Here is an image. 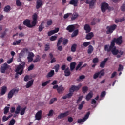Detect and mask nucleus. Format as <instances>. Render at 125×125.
Here are the masks:
<instances>
[{
	"mask_svg": "<svg viewBox=\"0 0 125 125\" xmlns=\"http://www.w3.org/2000/svg\"><path fill=\"white\" fill-rule=\"evenodd\" d=\"M115 43H116L118 45H120L123 43V37L120 36L118 38H114L110 43V45L109 47V45H105V49L107 51H110L114 46H115Z\"/></svg>",
	"mask_w": 125,
	"mask_h": 125,
	"instance_id": "nucleus-1",
	"label": "nucleus"
},
{
	"mask_svg": "<svg viewBox=\"0 0 125 125\" xmlns=\"http://www.w3.org/2000/svg\"><path fill=\"white\" fill-rule=\"evenodd\" d=\"M10 71H11V66L7 63H4L1 65L0 72L2 74H8L10 73Z\"/></svg>",
	"mask_w": 125,
	"mask_h": 125,
	"instance_id": "nucleus-2",
	"label": "nucleus"
},
{
	"mask_svg": "<svg viewBox=\"0 0 125 125\" xmlns=\"http://www.w3.org/2000/svg\"><path fill=\"white\" fill-rule=\"evenodd\" d=\"M117 25L116 24H113L111 26H108L106 27V34L107 35H109V34H112L116 29H117Z\"/></svg>",
	"mask_w": 125,
	"mask_h": 125,
	"instance_id": "nucleus-3",
	"label": "nucleus"
},
{
	"mask_svg": "<svg viewBox=\"0 0 125 125\" xmlns=\"http://www.w3.org/2000/svg\"><path fill=\"white\" fill-rule=\"evenodd\" d=\"M104 70L102 69L100 72H98L97 73H95L93 75V79L94 80H96L97 78H99V79H101L104 75H105V72H104Z\"/></svg>",
	"mask_w": 125,
	"mask_h": 125,
	"instance_id": "nucleus-4",
	"label": "nucleus"
},
{
	"mask_svg": "<svg viewBox=\"0 0 125 125\" xmlns=\"http://www.w3.org/2000/svg\"><path fill=\"white\" fill-rule=\"evenodd\" d=\"M24 68H25V64H20L17 67L16 72H17V74L19 75H22L23 74V71H24Z\"/></svg>",
	"mask_w": 125,
	"mask_h": 125,
	"instance_id": "nucleus-5",
	"label": "nucleus"
},
{
	"mask_svg": "<svg viewBox=\"0 0 125 125\" xmlns=\"http://www.w3.org/2000/svg\"><path fill=\"white\" fill-rule=\"evenodd\" d=\"M18 91H19L18 89H16L14 88L12 89L9 92L8 94V98L9 99H11V98L13 97V95H14V94L15 95L18 93Z\"/></svg>",
	"mask_w": 125,
	"mask_h": 125,
	"instance_id": "nucleus-6",
	"label": "nucleus"
},
{
	"mask_svg": "<svg viewBox=\"0 0 125 125\" xmlns=\"http://www.w3.org/2000/svg\"><path fill=\"white\" fill-rule=\"evenodd\" d=\"M104 49L105 51H106L107 52H111L113 55L116 56L119 54V50L117 49V47H116V46H115L113 47V48H111L109 51H108L107 50H106V49H105V45H104Z\"/></svg>",
	"mask_w": 125,
	"mask_h": 125,
	"instance_id": "nucleus-7",
	"label": "nucleus"
},
{
	"mask_svg": "<svg viewBox=\"0 0 125 125\" xmlns=\"http://www.w3.org/2000/svg\"><path fill=\"white\" fill-rule=\"evenodd\" d=\"M83 64V62H80L75 68L76 71H78V70H79V71H81L83 68H84V67H86V66H87V64L86 63H84L83 66H82Z\"/></svg>",
	"mask_w": 125,
	"mask_h": 125,
	"instance_id": "nucleus-8",
	"label": "nucleus"
},
{
	"mask_svg": "<svg viewBox=\"0 0 125 125\" xmlns=\"http://www.w3.org/2000/svg\"><path fill=\"white\" fill-rule=\"evenodd\" d=\"M90 115V112L88 111L86 113V115L83 118L78 119L77 121V123H78V124H81V123H83V122H85V121H86V119H88V118L89 117Z\"/></svg>",
	"mask_w": 125,
	"mask_h": 125,
	"instance_id": "nucleus-9",
	"label": "nucleus"
},
{
	"mask_svg": "<svg viewBox=\"0 0 125 125\" xmlns=\"http://www.w3.org/2000/svg\"><path fill=\"white\" fill-rule=\"evenodd\" d=\"M107 9H109V4L106 2L102 3L101 5V11L103 13L105 12Z\"/></svg>",
	"mask_w": 125,
	"mask_h": 125,
	"instance_id": "nucleus-10",
	"label": "nucleus"
},
{
	"mask_svg": "<svg viewBox=\"0 0 125 125\" xmlns=\"http://www.w3.org/2000/svg\"><path fill=\"white\" fill-rule=\"evenodd\" d=\"M81 85L78 86L72 85L71 88L69 89V92H75V91H78L80 88H81Z\"/></svg>",
	"mask_w": 125,
	"mask_h": 125,
	"instance_id": "nucleus-11",
	"label": "nucleus"
},
{
	"mask_svg": "<svg viewBox=\"0 0 125 125\" xmlns=\"http://www.w3.org/2000/svg\"><path fill=\"white\" fill-rule=\"evenodd\" d=\"M70 114V111H67L63 113H60L58 116V119H63L64 118H66V117H68Z\"/></svg>",
	"mask_w": 125,
	"mask_h": 125,
	"instance_id": "nucleus-12",
	"label": "nucleus"
},
{
	"mask_svg": "<svg viewBox=\"0 0 125 125\" xmlns=\"http://www.w3.org/2000/svg\"><path fill=\"white\" fill-rule=\"evenodd\" d=\"M33 57H35V54H34V53L29 52L27 56V59L28 60V62H32L34 60V59L33 58Z\"/></svg>",
	"mask_w": 125,
	"mask_h": 125,
	"instance_id": "nucleus-13",
	"label": "nucleus"
},
{
	"mask_svg": "<svg viewBox=\"0 0 125 125\" xmlns=\"http://www.w3.org/2000/svg\"><path fill=\"white\" fill-rule=\"evenodd\" d=\"M58 32H59V28H55L54 30H51L48 32V36L50 37V36H52V35L56 34V33H58Z\"/></svg>",
	"mask_w": 125,
	"mask_h": 125,
	"instance_id": "nucleus-14",
	"label": "nucleus"
},
{
	"mask_svg": "<svg viewBox=\"0 0 125 125\" xmlns=\"http://www.w3.org/2000/svg\"><path fill=\"white\" fill-rule=\"evenodd\" d=\"M42 110L38 111L35 115L36 120L40 121L42 119Z\"/></svg>",
	"mask_w": 125,
	"mask_h": 125,
	"instance_id": "nucleus-15",
	"label": "nucleus"
},
{
	"mask_svg": "<svg viewBox=\"0 0 125 125\" xmlns=\"http://www.w3.org/2000/svg\"><path fill=\"white\" fill-rule=\"evenodd\" d=\"M42 0H37L36 5V9L41 8V7L42 6Z\"/></svg>",
	"mask_w": 125,
	"mask_h": 125,
	"instance_id": "nucleus-16",
	"label": "nucleus"
},
{
	"mask_svg": "<svg viewBox=\"0 0 125 125\" xmlns=\"http://www.w3.org/2000/svg\"><path fill=\"white\" fill-rule=\"evenodd\" d=\"M23 24L24 26H26L28 28H30L31 27V20L29 19H26L23 22Z\"/></svg>",
	"mask_w": 125,
	"mask_h": 125,
	"instance_id": "nucleus-17",
	"label": "nucleus"
},
{
	"mask_svg": "<svg viewBox=\"0 0 125 125\" xmlns=\"http://www.w3.org/2000/svg\"><path fill=\"white\" fill-rule=\"evenodd\" d=\"M67 31H68L69 33H72V32H74L75 31V25H68L66 28Z\"/></svg>",
	"mask_w": 125,
	"mask_h": 125,
	"instance_id": "nucleus-18",
	"label": "nucleus"
},
{
	"mask_svg": "<svg viewBox=\"0 0 125 125\" xmlns=\"http://www.w3.org/2000/svg\"><path fill=\"white\" fill-rule=\"evenodd\" d=\"M108 60H109V58H106L104 59V61H102L100 63V67L101 68H104V66L106 65V63H107Z\"/></svg>",
	"mask_w": 125,
	"mask_h": 125,
	"instance_id": "nucleus-19",
	"label": "nucleus"
},
{
	"mask_svg": "<svg viewBox=\"0 0 125 125\" xmlns=\"http://www.w3.org/2000/svg\"><path fill=\"white\" fill-rule=\"evenodd\" d=\"M78 3H79V0H71L69 1V4L75 7L78 6Z\"/></svg>",
	"mask_w": 125,
	"mask_h": 125,
	"instance_id": "nucleus-20",
	"label": "nucleus"
},
{
	"mask_svg": "<svg viewBox=\"0 0 125 125\" xmlns=\"http://www.w3.org/2000/svg\"><path fill=\"white\" fill-rule=\"evenodd\" d=\"M84 30L86 31V33H89L91 31V28L88 24H85L84 26Z\"/></svg>",
	"mask_w": 125,
	"mask_h": 125,
	"instance_id": "nucleus-21",
	"label": "nucleus"
},
{
	"mask_svg": "<svg viewBox=\"0 0 125 125\" xmlns=\"http://www.w3.org/2000/svg\"><path fill=\"white\" fill-rule=\"evenodd\" d=\"M7 91V87L5 86H3L1 87V91L0 94L1 95H4L5 93H6Z\"/></svg>",
	"mask_w": 125,
	"mask_h": 125,
	"instance_id": "nucleus-22",
	"label": "nucleus"
},
{
	"mask_svg": "<svg viewBox=\"0 0 125 125\" xmlns=\"http://www.w3.org/2000/svg\"><path fill=\"white\" fill-rule=\"evenodd\" d=\"M94 50V48H93V46H92V45H89L88 47V50H87L88 54H91V53L93 52Z\"/></svg>",
	"mask_w": 125,
	"mask_h": 125,
	"instance_id": "nucleus-23",
	"label": "nucleus"
},
{
	"mask_svg": "<svg viewBox=\"0 0 125 125\" xmlns=\"http://www.w3.org/2000/svg\"><path fill=\"white\" fill-rule=\"evenodd\" d=\"M92 96H93V94L90 92L86 96L85 99L87 100V101H89V100L92 98Z\"/></svg>",
	"mask_w": 125,
	"mask_h": 125,
	"instance_id": "nucleus-24",
	"label": "nucleus"
},
{
	"mask_svg": "<svg viewBox=\"0 0 125 125\" xmlns=\"http://www.w3.org/2000/svg\"><path fill=\"white\" fill-rule=\"evenodd\" d=\"M94 36V35L93 34V33L92 32L89 33L86 36V40H91V38H93Z\"/></svg>",
	"mask_w": 125,
	"mask_h": 125,
	"instance_id": "nucleus-25",
	"label": "nucleus"
},
{
	"mask_svg": "<svg viewBox=\"0 0 125 125\" xmlns=\"http://www.w3.org/2000/svg\"><path fill=\"white\" fill-rule=\"evenodd\" d=\"M64 87L62 86V85L59 86V87L57 89L58 93H59L60 94H61V93H62V92L64 91Z\"/></svg>",
	"mask_w": 125,
	"mask_h": 125,
	"instance_id": "nucleus-26",
	"label": "nucleus"
},
{
	"mask_svg": "<svg viewBox=\"0 0 125 125\" xmlns=\"http://www.w3.org/2000/svg\"><path fill=\"white\" fill-rule=\"evenodd\" d=\"M70 75L71 72H70V69L68 67L64 70V76L65 77H69Z\"/></svg>",
	"mask_w": 125,
	"mask_h": 125,
	"instance_id": "nucleus-27",
	"label": "nucleus"
},
{
	"mask_svg": "<svg viewBox=\"0 0 125 125\" xmlns=\"http://www.w3.org/2000/svg\"><path fill=\"white\" fill-rule=\"evenodd\" d=\"M33 83L34 80H31V81H28L26 86V88H29V87H31L32 85L33 84Z\"/></svg>",
	"mask_w": 125,
	"mask_h": 125,
	"instance_id": "nucleus-28",
	"label": "nucleus"
},
{
	"mask_svg": "<svg viewBox=\"0 0 125 125\" xmlns=\"http://www.w3.org/2000/svg\"><path fill=\"white\" fill-rule=\"evenodd\" d=\"M53 76H54V70H52L47 74L46 77L47 78H51V77H53Z\"/></svg>",
	"mask_w": 125,
	"mask_h": 125,
	"instance_id": "nucleus-29",
	"label": "nucleus"
},
{
	"mask_svg": "<svg viewBox=\"0 0 125 125\" xmlns=\"http://www.w3.org/2000/svg\"><path fill=\"white\" fill-rule=\"evenodd\" d=\"M96 2V0H91L89 2L90 8H93V6H94V4H95Z\"/></svg>",
	"mask_w": 125,
	"mask_h": 125,
	"instance_id": "nucleus-30",
	"label": "nucleus"
},
{
	"mask_svg": "<svg viewBox=\"0 0 125 125\" xmlns=\"http://www.w3.org/2000/svg\"><path fill=\"white\" fill-rule=\"evenodd\" d=\"M79 35V29L75 30L71 34V38H75Z\"/></svg>",
	"mask_w": 125,
	"mask_h": 125,
	"instance_id": "nucleus-31",
	"label": "nucleus"
},
{
	"mask_svg": "<svg viewBox=\"0 0 125 125\" xmlns=\"http://www.w3.org/2000/svg\"><path fill=\"white\" fill-rule=\"evenodd\" d=\"M77 50V45L76 44H73L71 47V52H76Z\"/></svg>",
	"mask_w": 125,
	"mask_h": 125,
	"instance_id": "nucleus-32",
	"label": "nucleus"
},
{
	"mask_svg": "<svg viewBox=\"0 0 125 125\" xmlns=\"http://www.w3.org/2000/svg\"><path fill=\"white\" fill-rule=\"evenodd\" d=\"M85 104V102H84V101H82L80 104H79L78 105V110H80L81 111V110H82V109L83 108V105H84Z\"/></svg>",
	"mask_w": 125,
	"mask_h": 125,
	"instance_id": "nucleus-33",
	"label": "nucleus"
},
{
	"mask_svg": "<svg viewBox=\"0 0 125 125\" xmlns=\"http://www.w3.org/2000/svg\"><path fill=\"white\" fill-rule=\"evenodd\" d=\"M70 70L74 71V70H75V68L76 67V62H71L70 63Z\"/></svg>",
	"mask_w": 125,
	"mask_h": 125,
	"instance_id": "nucleus-34",
	"label": "nucleus"
},
{
	"mask_svg": "<svg viewBox=\"0 0 125 125\" xmlns=\"http://www.w3.org/2000/svg\"><path fill=\"white\" fill-rule=\"evenodd\" d=\"M21 109V106L20 105H18L16 108V109L15 111V113L16 114V115H18V114L20 113Z\"/></svg>",
	"mask_w": 125,
	"mask_h": 125,
	"instance_id": "nucleus-35",
	"label": "nucleus"
},
{
	"mask_svg": "<svg viewBox=\"0 0 125 125\" xmlns=\"http://www.w3.org/2000/svg\"><path fill=\"white\" fill-rule=\"evenodd\" d=\"M71 16H72L71 20H75V19H76V18H78L79 15L77 13H73V14H72Z\"/></svg>",
	"mask_w": 125,
	"mask_h": 125,
	"instance_id": "nucleus-36",
	"label": "nucleus"
},
{
	"mask_svg": "<svg viewBox=\"0 0 125 125\" xmlns=\"http://www.w3.org/2000/svg\"><path fill=\"white\" fill-rule=\"evenodd\" d=\"M44 29V26H43V23L42 22L39 26L38 31L39 32H42Z\"/></svg>",
	"mask_w": 125,
	"mask_h": 125,
	"instance_id": "nucleus-37",
	"label": "nucleus"
},
{
	"mask_svg": "<svg viewBox=\"0 0 125 125\" xmlns=\"http://www.w3.org/2000/svg\"><path fill=\"white\" fill-rule=\"evenodd\" d=\"M97 22H99V20H98V19H96V18H94L93 21H92L91 22V25L92 26H94V25H95L96 24V23H97Z\"/></svg>",
	"mask_w": 125,
	"mask_h": 125,
	"instance_id": "nucleus-38",
	"label": "nucleus"
},
{
	"mask_svg": "<svg viewBox=\"0 0 125 125\" xmlns=\"http://www.w3.org/2000/svg\"><path fill=\"white\" fill-rule=\"evenodd\" d=\"M89 44H90V42H84L83 43V45H81V46L82 48H83V46L84 47H87V46H88V45H89Z\"/></svg>",
	"mask_w": 125,
	"mask_h": 125,
	"instance_id": "nucleus-39",
	"label": "nucleus"
},
{
	"mask_svg": "<svg viewBox=\"0 0 125 125\" xmlns=\"http://www.w3.org/2000/svg\"><path fill=\"white\" fill-rule=\"evenodd\" d=\"M11 7L9 5H7L4 8V11L5 12H9V11H10L11 10Z\"/></svg>",
	"mask_w": 125,
	"mask_h": 125,
	"instance_id": "nucleus-40",
	"label": "nucleus"
},
{
	"mask_svg": "<svg viewBox=\"0 0 125 125\" xmlns=\"http://www.w3.org/2000/svg\"><path fill=\"white\" fill-rule=\"evenodd\" d=\"M88 90V87H87V86H84L82 88V92H83V93L84 94L86 92H87Z\"/></svg>",
	"mask_w": 125,
	"mask_h": 125,
	"instance_id": "nucleus-41",
	"label": "nucleus"
},
{
	"mask_svg": "<svg viewBox=\"0 0 125 125\" xmlns=\"http://www.w3.org/2000/svg\"><path fill=\"white\" fill-rule=\"evenodd\" d=\"M41 58H40V55H38L35 59L34 60L33 63H37V62H39Z\"/></svg>",
	"mask_w": 125,
	"mask_h": 125,
	"instance_id": "nucleus-42",
	"label": "nucleus"
},
{
	"mask_svg": "<svg viewBox=\"0 0 125 125\" xmlns=\"http://www.w3.org/2000/svg\"><path fill=\"white\" fill-rule=\"evenodd\" d=\"M37 21L33 20L32 22H31V24H30V28H33V27H35L36 25H37Z\"/></svg>",
	"mask_w": 125,
	"mask_h": 125,
	"instance_id": "nucleus-43",
	"label": "nucleus"
},
{
	"mask_svg": "<svg viewBox=\"0 0 125 125\" xmlns=\"http://www.w3.org/2000/svg\"><path fill=\"white\" fill-rule=\"evenodd\" d=\"M6 31H8L7 29H5V31L1 34L0 37L1 39H3L4 36L6 35Z\"/></svg>",
	"mask_w": 125,
	"mask_h": 125,
	"instance_id": "nucleus-44",
	"label": "nucleus"
},
{
	"mask_svg": "<svg viewBox=\"0 0 125 125\" xmlns=\"http://www.w3.org/2000/svg\"><path fill=\"white\" fill-rule=\"evenodd\" d=\"M63 41V38L61 37L59 39L58 41V42L57 44V46H59V45L60 44H61V42H62Z\"/></svg>",
	"mask_w": 125,
	"mask_h": 125,
	"instance_id": "nucleus-45",
	"label": "nucleus"
},
{
	"mask_svg": "<svg viewBox=\"0 0 125 125\" xmlns=\"http://www.w3.org/2000/svg\"><path fill=\"white\" fill-rule=\"evenodd\" d=\"M59 68H60V65H59V64H56L55 65L54 69H55L56 73H58Z\"/></svg>",
	"mask_w": 125,
	"mask_h": 125,
	"instance_id": "nucleus-46",
	"label": "nucleus"
},
{
	"mask_svg": "<svg viewBox=\"0 0 125 125\" xmlns=\"http://www.w3.org/2000/svg\"><path fill=\"white\" fill-rule=\"evenodd\" d=\"M21 41H22V39H20L18 41H16V42H14L13 43V45H18L21 42Z\"/></svg>",
	"mask_w": 125,
	"mask_h": 125,
	"instance_id": "nucleus-47",
	"label": "nucleus"
},
{
	"mask_svg": "<svg viewBox=\"0 0 125 125\" xmlns=\"http://www.w3.org/2000/svg\"><path fill=\"white\" fill-rule=\"evenodd\" d=\"M9 107L6 106L4 108V115H6V114L8 113V112H9Z\"/></svg>",
	"mask_w": 125,
	"mask_h": 125,
	"instance_id": "nucleus-48",
	"label": "nucleus"
},
{
	"mask_svg": "<svg viewBox=\"0 0 125 125\" xmlns=\"http://www.w3.org/2000/svg\"><path fill=\"white\" fill-rule=\"evenodd\" d=\"M55 101H57V98H54L51 99L50 100V102H49V104L50 105H51V104H53Z\"/></svg>",
	"mask_w": 125,
	"mask_h": 125,
	"instance_id": "nucleus-49",
	"label": "nucleus"
},
{
	"mask_svg": "<svg viewBox=\"0 0 125 125\" xmlns=\"http://www.w3.org/2000/svg\"><path fill=\"white\" fill-rule=\"evenodd\" d=\"M16 4L17 6L20 7L22 6V2H20V0H16Z\"/></svg>",
	"mask_w": 125,
	"mask_h": 125,
	"instance_id": "nucleus-50",
	"label": "nucleus"
},
{
	"mask_svg": "<svg viewBox=\"0 0 125 125\" xmlns=\"http://www.w3.org/2000/svg\"><path fill=\"white\" fill-rule=\"evenodd\" d=\"M20 115L21 116H23L25 114V111H26V107L21 108V110Z\"/></svg>",
	"mask_w": 125,
	"mask_h": 125,
	"instance_id": "nucleus-51",
	"label": "nucleus"
},
{
	"mask_svg": "<svg viewBox=\"0 0 125 125\" xmlns=\"http://www.w3.org/2000/svg\"><path fill=\"white\" fill-rule=\"evenodd\" d=\"M32 18L33 21H37L38 20V15L37 14L35 13L32 16Z\"/></svg>",
	"mask_w": 125,
	"mask_h": 125,
	"instance_id": "nucleus-52",
	"label": "nucleus"
},
{
	"mask_svg": "<svg viewBox=\"0 0 125 125\" xmlns=\"http://www.w3.org/2000/svg\"><path fill=\"white\" fill-rule=\"evenodd\" d=\"M49 83H50V80L47 81L46 82H43L42 83V86H43V87L46 86V85H47V84Z\"/></svg>",
	"mask_w": 125,
	"mask_h": 125,
	"instance_id": "nucleus-53",
	"label": "nucleus"
},
{
	"mask_svg": "<svg viewBox=\"0 0 125 125\" xmlns=\"http://www.w3.org/2000/svg\"><path fill=\"white\" fill-rule=\"evenodd\" d=\"M98 62H99L98 58H94L93 59V63H94V64H96V63H98Z\"/></svg>",
	"mask_w": 125,
	"mask_h": 125,
	"instance_id": "nucleus-54",
	"label": "nucleus"
},
{
	"mask_svg": "<svg viewBox=\"0 0 125 125\" xmlns=\"http://www.w3.org/2000/svg\"><path fill=\"white\" fill-rule=\"evenodd\" d=\"M71 15H72V13H67L64 15L63 18L64 19H67V18H68L69 16H71Z\"/></svg>",
	"mask_w": 125,
	"mask_h": 125,
	"instance_id": "nucleus-55",
	"label": "nucleus"
},
{
	"mask_svg": "<svg viewBox=\"0 0 125 125\" xmlns=\"http://www.w3.org/2000/svg\"><path fill=\"white\" fill-rule=\"evenodd\" d=\"M53 110H50L49 111V113L47 114V116L48 117H52L53 116Z\"/></svg>",
	"mask_w": 125,
	"mask_h": 125,
	"instance_id": "nucleus-56",
	"label": "nucleus"
},
{
	"mask_svg": "<svg viewBox=\"0 0 125 125\" xmlns=\"http://www.w3.org/2000/svg\"><path fill=\"white\" fill-rule=\"evenodd\" d=\"M57 39V37L56 36H52L50 38V41H55Z\"/></svg>",
	"mask_w": 125,
	"mask_h": 125,
	"instance_id": "nucleus-57",
	"label": "nucleus"
},
{
	"mask_svg": "<svg viewBox=\"0 0 125 125\" xmlns=\"http://www.w3.org/2000/svg\"><path fill=\"white\" fill-rule=\"evenodd\" d=\"M124 69V66L122 65V64H119V67L118 68V72H121V71H123Z\"/></svg>",
	"mask_w": 125,
	"mask_h": 125,
	"instance_id": "nucleus-58",
	"label": "nucleus"
},
{
	"mask_svg": "<svg viewBox=\"0 0 125 125\" xmlns=\"http://www.w3.org/2000/svg\"><path fill=\"white\" fill-rule=\"evenodd\" d=\"M12 62H13V57L8 60L7 61V64H11V63H12Z\"/></svg>",
	"mask_w": 125,
	"mask_h": 125,
	"instance_id": "nucleus-59",
	"label": "nucleus"
},
{
	"mask_svg": "<svg viewBox=\"0 0 125 125\" xmlns=\"http://www.w3.org/2000/svg\"><path fill=\"white\" fill-rule=\"evenodd\" d=\"M34 64H31L28 68V71H32L34 69Z\"/></svg>",
	"mask_w": 125,
	"mask_h": 125,
	"instance_id": "nucleus-60",
	"label": "nucleus"
},
{
	"mask_svg": "<svg viewBox=\"0 0 125 125\" xmlns=\"http://www.w3.org/2000/svg\"><path fill=\"white\" fill-rule=\"evenodd\" d=\"M14 124H15V120H14V119H12L10 121V123L9 124V125H14Z\"/></svg>",
	"mask_w": 125,
	"mask_h": 125,
	"instance_id": "nucleus-61",
	"label": "nucleus"
},
{
	"mask_svg": "<svg viewBox=\"0 0 125 125\" xmlns=\"http://www.w3.org/2000/svg\"><path fill=\"white\" fill-rule=\"evenodd\" d=\"M6 121H8V118L4 115L2 118V122H6Z\"/></svg>",
	"mask_w": 125,
	"mask_h": 125,
	"instance_id": "nucleus-62",
	"label": "nucleus"
},
{
	"mask_svg": "<svg viewBox=\"0 0 125 125\" xmlns=\"http://www.w3.org/2000/svg\"><path fill=\"white\" fill-rule=\"evenodd\" d=\"M47 25L48 26H51V25H52V20H50L47 21Z\"/></svg>",
	"mask_w": 125,
	"mask_h": 125,
	"instance_id": "nucleus-63",
	"label": "nucleus"
},
{
	"mask_svg": "<svg viewBox=\"0 0 125 125\" xmlns=\"http://www.w3.org/2000/svg\"><path fill=\"white\" fill-rule=\"evenodd\" d=\"M121 9L122 11H125V4H123L121 7Z\"/></svg>",
	"mask_w": 125,
	"mask_h": 125,
	"instance_id": "nucleus-64",
	"label": "nucleus"
}]
</instances>
